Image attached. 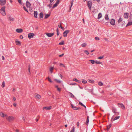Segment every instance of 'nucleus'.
I'll return each instance as SVG.
<instances>
[{
    "label": "nucleus",
    "instance_id": "1",
    "mask_svg": "<svg viewBox=\"0 0 132 132\" xmlns=\"http://www.w3.org/2000/svg\"><path fill=\"white\" fill-rule=\"evenodd\" d=\"M5 6H3L0 10V12L2 14L3 16H4L6 15V13L5 11Z\"/></svg>",
    "mask_w": 132,
    "mask_h": 132
},
{
    "label": "nucleus",
    "instance_id": "2",
    "mask_svg": "<svg viewBox=\"0 0 132 132\" xmlns=\"http://www.w3.org/2000/svg\"><path fill=\"white\" fill-rule=\"evenodd\" d=\"M6 118L9 122L12 121L14 119V118L12 116L7 117Z\"/></svg>",
    "mask_w": 132,
    "mask_h": 132
},
{
    "label": "nucleus",
    "instance_id": "3",
    "mask_svg": "<svg viewBox=\"0 0 132 132\" xmlns=\"http://www.w3.org/2000/svg\"><path fill=\"white\" fill-rule=\"evenodd\" d=\"M92 2L91 1H89L87 2V6L89 9L90 10L91 9L92 6Z\"/></svg>",
    "mask_w": 132,
    "mask_h": 132
},
{
    "label": "nucleus",
    "instance_id": "4",
    "mask_svg": "<svg viewBox=\"0 0 132 132\" xmlns=\"http://www.w3.org/2000/svg\"><path fill=\"white\" fill-rule=\"evenodd\" d=\"M70 32V30H65L63 33V36L64 37H67V34Z\"/></svg>",
    "mask_w": 132,
    "mask_h": 132
},
{
    "label": "nucleus",
    "instance_id": "5",
    "mask_svg": "<svg viewBox=\"0 0 132 132\" xmlns=\"http://www.w3.org/2000/svg\"><path fill=\"white\" fill-rule=\"evenodd\" d=\"M6 3V0H0V5L1 6L5 5Z\"/></svg>",
    "mask_w": 132,
    "mask_h": 132
},
{
    "label": "nucleus",
    "instance_id": "6",
    "mask_svg": "<svg viewBox=\"0 0 132 132\" xmlns=\"http://www.w3.org/2000/svg\"><path fill=\"white\" fill-rule=\"evenodd\" d=\"M35 35L34 33H29L28 35V38L29 39H31L33 38V36Z\"/></svg>",
    "mask_w": 132,
    "mask_h": 132
},
{
    "label": "nucleus",
    "instance_id": "7",
    "mask_svg": "<svg viewBox=\"0 0 132 132\" xmlns=\"http://www.w3.org/2000/svg\"><path fill=\"white\" fill-rule=\"evenodd\" d=\"M112 111L113 113H115V115H117L119 114V112H117L116 109L114 108H112Z\"/></svg>",
    "mask_w": 132,
    "mask_h": 132
},
{
    "label": "nucleus",
    "instance_id": "8",
    "mask_svg": "<svg viewBox=\"0 0 132 132\" xmlns=\"http://www.w3.org/2000/svg\"><path fill=\"white\" fill-rule=\"evenodd\" d=\"M71 108L75 110H78L79 109H80L79 107L77 108L75 106H74L73 104H71Z\"/></svg>",
    "mask_w": 132,
    "mask_h": 132
},
{
    "label": "nucleus",
    "instance_id": "9",
    "mask_svg": "<svg viewBox=\"0 0 132 132\" xmlns=\"http://www.w3.org/2000/svg\"><path fill=\"white\" fill-rule=\"evenodd\" d=\"M35 97L37 99H39L41 98L40 95L37 93L35 94Z\"/></svg>",
    "mask_w": 132,
    "mask_h": 132
},
{
    "label": "nucleus",
    "instance_id": "10",
    "mask_svg": "<svg viewBox=\"0 0 132 132\" xmlns=\"http://www.w3.org/2000/svg\"><path fill=\"white\" fill-rule=\"evenodd\" d=\"M110 23L112 25H114L115 24V20L113 19H112L111 20Z\"/></svg>",
    "mask_w": 132,
    "mask_h": 132
},
{
    "label": "nucleus",
    "instance_id": "11",
    "mask_svg": "<svg viewBox=\"0 0 132 132\" xmlns=\"http://www.w3.org/2000/svg\"><path fill=\"white\" fill-rule=\"evenodd\" d=\"M129 13H124V17L125 18L127 19L128 17Z\"/></svg>",
    "mask_w": 132,
    "mask_h": 132
},
{
    "label": "nucleus",
    "instance_id": "12",
    "mask_svg": "<svg viewBox=\"0 0 132 132\" xmlns=\"http://www.w3.org/2000/svg\"><path fill=\"white\" fill-rule=\"evenodd\" d=\"M16 31L18 33H21L23 31V30L22 29H17L16 30Z\"/></svg>",
    "mask_w": 132,
    "mask_h": 132
},
{
    "label": "nucleus",
    "instance_id": "13",
    "mask_svg": "<svg viewBox=\"0 0 132 132\" xmlns=\"http://www.w3.org/2000/svg\"><path fill=\"white\" fill-rule=\"evenodd\" d=\"M54 35V33H47L46 34L47 36L49 37H51L52 36Z\"/></svg>",
    "mask_w": 132,
    "mask_h": 132
},
{
    "label": "nucleus",
    "instance_id": "14",
    "mask_svg": "<svg viewBox=\"0 0 132 132\" xmlns=\"http://www.w3.org/2000/svg\"><path fill=\"white\" fill-rule=\"evenodd\" d=\"M26 5L27 7H30L31 4L29 1H27L26 3Z\"/></svg>",
    "mask_w": 132,
    "mask_h": 132
},
{
    "label": "nucleus",
    "instance_id": "15",
    "mask_svg": "<svg viewBox=\"0 0 132 132\" xmlns=\"http://www.w3.org/2000/svg\"><path fill=\"white\" fill-rule=\"evenodd\" d=\"M34 14L35 18H37V17L38 15V13L37 11H34Z\"/></svg>",
    "mask_w": 132,
    "mask_h": 132
},
{
    "label": "nucleus",
    "instance_id": "16",
    "mask_svg": "<svg viewBox=\"0 0 132 132\" xmlns=\"http://www.w3.org/2000/svg\"><path fill=\"white\" fill-rule=\"evenodd\" d=\"M118 105H120V106H119V107L122 108V109H125V107L122 104V103H121V104L118 103Z\"/></svg>",
    "mask_w": 132,
    "mask_h": 132
},
{
    "label": "nucleus",
    "instance_id": "17",
    "mask_svg": "<svg viewBox=\"0 0 132 132\" xmlns=\"http://www.w3.org/2000/svg\"><path fill=\"white\" fill-rule=\"evenodd\" d=\"M43 13L42 12H41L39 14V18L40 19L42 18L43 17Z\"/></svg>",
    "mask_w": 132,
    "mask_h": 132
},
{
    "label": "nucleus",
    "instance_id": "18",
    "mask_svg": "<svg viewBox=\"0 0 132 132\" xmlns=\"http://www.w3.org/2000/svg\"><path fill=\"white\" fill-rule=\"evenodd\" d=\"M89 116H87L86 121V124L87 125H88V123H89Z\"/></svg>",
    "mask_w": 132,
    "mask_h": 132
},
{
    "label": "nucleus",
    "instance_id": "19",
    "mask_svg": "<svg viewBox=\"0 0 132 132\" xmlns=\"http://www.w3.org/2000/svg\"><path fill=\"white\" fill-rule=\"evenodd\" d=\"M43 109H46V110H50L51 109V106H50L49 107H45L43 108Z\"/></svg>",
    "mask_w": 132,
    "mask_h": 132
},
{
    "label": "nucleus",
    "instance_id": "20",
    "mask_svg": "<svg viewBox=\"0 0 132 132\" xmlns=\"http://www.w3.org/2000/svg\"><path fill=\"white\" fill-rule=\"evenodd\" d=\"M73 80L74 81H76V82H78V83H81V81L80 80H78V79H77L76 78H74L73 79Z\"/></svg>",
    "mask_w": 132,
    "mask_h": 132
},
{
    "label": "nucleus",
    "instance_id": "21",
    "mask_svg": "<svg viewBox=\"0 0 132 132\" xmlns=\"http://www.w3.org/2000/svg\"><path fill=\"white\" fill-rule=\"evenodd\" d=\"M119 118H120V116L116 117L114 118V119L113 120V118H112L111 119V120L112 121H114L115 120L118 119H119Z\"/></svg>",
    "mask_w": 132,
    "mask_h": 132
},
{
    "label": "nucleus",
    "instance_id": "22",
    "mask_svg": "<svg viewBox=\"0 0 132 132\" xmlns=\"http://www.w3.org/2000/svg\"><path fill=\"white\" fill-rule=\"evenodd\" d=\"M50 15V13L49 14H46L44 19H46L48 18Z\"/></svg>",
    "mask_w": 132,
    "mask_h": 132
},
{
    "label": "nucleus",
    "instance_id": "23",
    "mask_svg": "<svg viewBox=\"0 0 132 132\" xmlns=\"http://www.w3.org/2000/svg\"><path fill=\"white\" fill-rule=\"evenodd\" d=\"M16 44V45H21V42L19 41H15Z\"/></svg>",
    "mask_w": 132,
    "mask_h": 132
},
{
    "label": "nucleus",
    "instance_id": "24",
    "mask_svg": "<svg viewBox=\"0 0 132 132\" xmlns=\"http://www.w3.org/2000/svg\"><path fill=\"white\" fill-rule=\"evenodd\" d=\"M102 14L101 13H100L98 15L97 19H99L102 17Z\"/></svg>",
    "mask_w": 132,
    "mask_h": 132
},
{
    "label": "nucleus",
    "instance_id": "25",
    "mask_svg": "<svg viewBox=\"0 0 132 132\" xmlns=\"http://www.w3.org/2000/svg\"><path fill=\"white\" fill-rule=\"evenodd\" d=\"M61 22H60V24H59L58 25V27L59 28H61L63 30H64V29L63 27H62L61 25Z\"/></svg>",
    "mask_w": 132,
    "mask_h": 132
},
{
    "label": "nucleus",
    "instance_id": "26",
    "mask_svg": "<svg viewBox=\"0 0 132 132\" xmlns=\"http://www.w3.org/2000/svg\"><path fill=\"white\" fill-rule=\"evenodd\" d=\"M73 2V0H72L70 2V3L71 4V6H70V10H71V7H72V5Z\"/></svg>",
    "mask_w": 132,
    "mask_h": 132
},
{
    "label": "nucleus",
    "instance_id": "27",
    "mask_svg": "<svg viewBox=\"0 0 132 132\" xmlns=\"http://www.w3.org/2000/svg\"><path fill=\"white\" fill-rule=\"evenodd\" d=\"M109 17H108V14H106L105 15V19L106 20H109Z\"/></svg>",
    "mask_w": 132,
    "mask_h": 132
},
{
    "label": "nucleus",
    "instance_id": "28",
    "mask_svg": "<svg viewBox=\"0 0 132 132\" xmlns=\"http://www.w3.org/2000/svg\"><path fill=\"white\" fill-rule=\"evenodd\" d=\"M0 116L2 117H4V114L2 112H0Z\"/></svg>",
    "mask_w": 132,
    "mask_h": 132
},
{
    "label": "nucleus",
    "instance_id": "29",
    "mask_svg": "<svg viewBox=\"0 0 132 132\" xmlns=\"http://www.w3.org/2000/svg\"><path fill=\"white\" fill-rule=\"evenodd\" d=\"M9 20L12 21H13L14 20V18H12L10 16L9 17Z\"/></svg>",
    "mask_w": 132,
    "mask_h": 132
},
{
    "label": "nucleus",
    "instance_id": "30",
    "mask_svg": "<svg viewBox=\"0 0 132 132\" xmlns=\"http://www.w3.org/2000/svg\"><path fill=\"white\" fill-rule=\"evenodd\" d=\"M122 20V19L121 18H120L118 21L119 23L121 22Z\"/></svg>",
    "mask_w": 132,
    "mask_h": 132
},
{
    "label": "nucleus",
    "instance_id": "31",
    "mask_svg": "<svg viewBox=\"0 0 132 132\" xmlns=\"http://www.w3.org/2000/svg\"><path fill=\"white\" fill-rule=\"evenodd\" d=\"M98 84L99 86H102L103 85V84L101 82L99 81L98 82Z\"/></svg>",
    "mask_w": 132,
    "mask_h": 132
},
{
    "label": "nucleus",
    "instance_id": "32",
    "mask_svg": "<svg viewBox=\"0 0 132 132\" xmlns=\"http://www.w3.org/2000/svg\"><path fill=\"white\" fill-rule=\"evenodd\" d=\"M95 63L96 64H102V62H99V61H95Z\"/></svg>",
    "mask_w": 132,
    "mask_h": 132
},
{
    "label": "nucleus",
    "instance_id": "33",
    "mask_svg": "<svg viewBox=\"0 0 132 132\" xmlns=\"http://www.w3.org/2000/svg\"><path fill=\"white\" fill-rule=\"evenodd\" d=\"M88 81L90 83H94V80H89Z\"/></svg>",
    "mask_w": 132,
    "mask_h": 132
},
{
    "label": "nucleus",
    "instance_id": "34",
    "mask_svg": "<svg viewBox=\"0 0 132 132\" xmlns=\"http://www.w3.org/2000/svg\"><path fill=\"white\" fill-rule=\"evenodd\" d=\"M89 61L92 64H94L95 63V61L94 60H90Z\"/></svg>",
    "mask_w": 132,
    "mask_h": 132
},
{
    "label": "nucleus",
    "instance_id": "35",
    "mask_svg": "<svg viewBox=\"0 0 132 132\" xmlns=\"http://www.w3.org/2000/svg\"><path fill=\"white\" fill-rule=\"evenodd\" d=\"M64 44V41H62L61 42L59 43V45H63Z\"/></svg>",
    "mask_w": 132,
    "mask_h": 132
},
{
    "label": "nucleus",
    "instance_id": "36",
    "mask_svg": "<svg viewBox=\"0 0 132 132\" xmlns=\"http://www.w3.org/2000/svg\"><path fill=\"white\" fill-rule=\"evenodd\" d=\"M69 93L71 95L70 96V97H71L73 98L74 97V95L71 93V92H69Z\"/></svg>",
    "mask_w": 132,
    "mask_h": 132
},
{
    "label": "nucleus",
    "instance_id": "37",
    "mask_svg": "<svg viewBox=\"0 0 132 132\" xmlns=\"http://www.w3.org/2000/svg\"><path fill=\"white\" fill-rule=\"evenodd\" d=\"M30 65H29L28 66V70L29 72V74H30Z\"/></svg>",
    "mask_w": 132,
    "mask_h": 132
},
{
    "label": "nucleus",
    "instance_id": "38",
    "mask_svg": "<svg viewBox=\"0 0 132 132\" xmlns=\"http://www.w3.org/2000/svg\"><path fill=\"white\" fill-rule=\"evenodd\" d=\"M54 80L56 82L59 83H61V81L60 80H59L57 79H55Z\"/></svg>",
    "mask_w": 132,
    "mask_h": 132
},
{
    "label": "nucleus",
    "instance_id": "39",
    "mask_svg": "<svg viewBox=\"0 0 132 132\" xmlns=\"http://www.w3.org/2000/svg\"><path fill=\"white\" fill-rule=\"evenodd\" d=\"M87 82V81L86 80L84 79H83L82 81V82L83 84L86 83Z\"/></svg>",
    "mask_w": 132,
    "mask_h": 132
},
{
    "label": "nucleus",
    "instance_id": "40",
    "mask_svg": "<svg viewBox=\"0 0 132 132\" xmlns=\"http://www.w3.org/2000/svg\"><path fill=\"white\" fill-rule=\"evenodd\" d=\"M2 87L3 88L5 86V83L4 81H3L2 83Z\"/></svg>",
    "mask_w": 132,
    "mask_h": 132
},
{
    "label": "nucleus",
    "instance_id": "41",
    "mask_svg": "<svg viewBox=\"0 0 132 132\" xmlns=\"http://www.w3.org/2000/svg\"><path fill=\"white\" fill-rule=\"evenodd\" d=\"M58 5L55 3L54 4L52 7V9L54 8V7H56Z\"/></svg>",
    "mask_w": 132,
    "mask_h": 132
},
{
    "label": "nucleus",
    "instance_id": "42",
    "mask_svg": "<svg viewBox=\"0 0 132 132\" xmlns=\"http://www.w3.org/2000/svg\"><path fill=\"white\" fill-rule=\"evenodd\" d=\"M53 69V67H51L50 68V71L51 73H52L53 72L52 70Z\"/></svg>",
    "mask_w": 132,
    "mask_h": 132
},
{
    "label": "nucleus",
    "instance_id": "43",
    "mask_svg": "<svg viewBox=\"0 0 132 132\" xmlns=\"http://www.w3.org/2000/svg\"><path fill=\"white\" fill-rule=\"evenodd\" d=\"M132 25V22H128L127 25H126V26H129L130 25Z\"/></svg>",
    "mask_w": 132,
    "mask_h": 132
},
{
    "label": "nucleus",
    "instance_id": "44",
    "mask_svg": "<svg viewBox=\"0 0 132 132\" xmlns=\"http://www.w3.org/2000/svg\"><path fill=\"white\" fill-rule=\"evenodd\" d=\"M86 45L87 44L85 43H84L81 44V46L83 47H85Z\"/></svg>",
    "mask_w": 132,
    "mask_h": 132
},
{
    "label": "nucleus",
    "instance_id": "45",
    "mask_svg": "<svg viewBox=\"0 0 132 132\" xmlns=\"http://www.w3.org/2000/svg\"><path fill=\"white\" fill-rule=\"evenodd\" d=\"M56 32H57V36H59V31L58 29V28H57V29H56Z\"/></svg>",
    "mask_w": 132,
    "mask_h": 132
},
{
    "label": "nucleus",
    "instance_id": "46",
    "mask_svg": "<svg viewBox=\"0 0 132 132\" xmlns=\"http://www.w3.org/2000/svg\"><path fill=\"white\" fill-rule=\"evenodd\" d=\"M48 81L50 82H52V81L51 79L49 77H48Z\"/></svg>",
    "mask_w": 132,
    "mask_h": 132
},
{
    "label": "nucleus",
    "instance_id": "47",
    "mask_svg": "<svg viewBox=\"0 0 132 132\" xmlns=\"http://www.w3.org/2000/svg\"><path fill=\"white\" fill-rule=\"evenodd\" d=\"M84 52L87 55L89 54V53L87 50H85Z\"/></svg>",
    "mask_w": 132,
    "mask_h": 132
},
{
    "label": "nucleus",
    "instance_id": "48",
    "mask_svg": "<svg viewBox=\"0 0 132 132\" xmlns=\"http://www.w3.org/2000/svg\"><path fill=\"white\" fill-rule=\"evenodd\" d=\"M75 130V127H74L72 128V129L71 130L70 132H74Z\"/></svg>",
    "mask_w": 132,
    "mask_h": 132
},
{
    "label": "nucleus",
    "instance_id": "49",
    "mask_svg": "<svg viewBox=\"0 0 132 132\" xmlns=\"http://www.w3.org/2000/svg\"><path fill=\"white\" fill-rule=\"evenodd\" d=\"M95 39L96 40H100L99 38L98 37H95Z\"/></svg>",
    "mask_w": 132,
    "mask_h": 132
},
{
    "label": "nucleus",
    "instance_id": "50",
    "mask_svg": "<svg viewBox=\"0 0 132 132\" xmlns=\"http://www.w3.org/2000/svg\"><path fill=\"white\" fill-rule=\"evenodd\" d=\"M52 5V3H50V4L48 5V6L50 8L51 7Z\"/></svg>",
    "mask_w": 132,
    "mask_h": 132
},
{
    "label": "nucleus",
    "instance_id": "51",
    "mask_svg": "<svg viewBox=\"0 0 132 132\" xmlns=\"http://www.w3.org/2000/svg\"><path fill=\"white\" fill-rule=\"evenodd\" d=\"M103 57H104V56H100L98 57V59H102L103 58Z\"/></svg>",
    "mask_w": 132,
    "mask_h": 132
},
{
    "label": "nucleus",
    "instance_id": "52",
    "mask_svg": "<svg viewBox=\"0 0 132 132\" xmlns=\"http://www.w3.org/2000/svg\"><path fill=\"white\" fill-rule=\"evenodd\" d=\"M129 17V20L130 21H132V16H130V15Z\"/></svg>",
    "mask_w": 132,
    "mask_h": 132
},
{
    "label": "nucleus",
    "instance_id": "53",
    "mask_svg": "<svg viewBox=\"0 0 132 132\" xmlns=\"http://www.w3.org/2000/svg\"><path fill=\"white\" fill-rule=\"evenodd\" d=\"M23 8L24 9V10L26 11L27 12H28V11L27 10V9H26V7L25 6H23Z\"/></svg>",
    "mask_w": 132,
    "mask_h": 132
},
{
    "label": "nucleus",
    "instance_id": "54",
    "mask_svg": "<svg viewBox=\"0 0 132 132\" xmlns=\"http://www.w3.org/2000/svg\"><path fill=\"white\" fill-rule=\"evenodd\" d=\"M58 75L59 76V77L61 78V79H62L63 77V76L62 75L60 74H58Z\"/></svg>",
    "mask_w": 132,
    "mask_h": 132
},
{
    "label": "nucleus",
    "instance_id": "55",
    "mask_svg": "<svg viewBox=\"0 0 132 132\" xmlns=\"http://www.w3.org/2000/svg\"><path fill=\"white\" fill-rule=\"evenodd\" d=\"M79 104L81 105L82 106H84V105L83 104V103H82L80 102H79Z\"/></svg>",
    "mask_w": 132,
    "mask_h": 132
},
{
    "label": "nucleus",
    "instance_id": "56",
    "mask_svg": "<svg viewBox=\"0 0 132 132\" xmlns=\"http://www.w3.org/2000/svg\"><path fill=\"white\" fill-rule=\"evenodd\" d=\"M59 2H60V0H57V1L56 3L58 5L59 4Z\"/></svg>",
    "mask_w": 132,
    "mask_h": 132
},
{
    "label": "nucleus",
    "instance_id": "57",
    "mask_svg": "<svg viewBox=\"0 0 132 132\" xmlns=\"http://www.w3.org/2000/svg\"><path fill=\"white\" fill-rule=\"evenodd\" d=\"M18 0V2L19 3L21 4H22V2H21V0Z\"/></svg>",
    "mask_w": 132,
    "mask_h": 132
},
{
    "label": "nucleus",
    "instance_id": "58",
    "mask_svg": "<svg viewBox=\"0 0 132 132\" xmlns=\"http://www.w3.org/2000/svg\"><path fill=\"white\" fill-rule=\"evenodd\" d=\"M77 127L78 128L79 127V122H78L77 123Z\"/></svg>",
    "mask_w": 132,
    "mask_h": 132
},
{
    "label": "nucleus",
    "instance_id": "59",
    "mask_svg": "<svg viewBox=\"0 0 132 132\" xmlns=\"http://www.w3.org/2000/svg\"><path fill=\"white\" fill-rule=\"evenodd\" d=\"M77 84L76 83H70L69 84L70 85H77Z\"/></svg>",
    "mask_w": 132,
    "mask_h": 132
},
{
    "label": "nucleus",
    "instance_id": "60",
    "mask_svg": "<svg viewBox=\"0 0 132 132\" xmlns=\"http://www.w3.org/2000/svg\"><path fill=\"white\" fill-rule=\"evenodd\" d=\"M110 128L109 127V126H107V129L108 130L110 129Z\"/></svg>",
    "mask_w": 132,
    "mask_h": 132
},
{
    "label": "nucleus",
    "instance_id": "61",
    "mask_svg": "<svg viewBox=\"0 0 132 132\" xmlns=\"http://www.w3.org/2000/svg\"><path fill=\"white\" fill-rule=\"evenodd\" d=\"M64 55V53H63L62 54H61V55H59V56L60 57H62L63 56V55Z\"/></svg>",
    "mask_w": 132,
    "mask_h": 132
},
{
    "label": "nucleus",
    "instance_id": "62",
    "mask_svg": "<svg viewBox=\"0 0 132 132\" xmlns=\"http://www.w3.org/2000/svg\"><path fill=\"white\" fill-rule=\"evenodd\" d=\"M64 65L62 63H60V66H62Z\"/></svg>",
    "mask_w": 132,
    "mask_h": 132
},
{
    "label": "nucleus",
    "instance_id": "63",
    "mask_svg": "<svg viewBox=\"0 0 132 132\" xmlns=\"http://www.w3.org/2000/svg\"><path fill=\"white\" fill-rule=\"evenodd\" d=\"M57 90L59 91L60 92L61 91V89L60 88H57Z\"/></svg>",
    "mask_w": 132,
    "mask_h": 132
},
{
    "label": "nucleus",
    "instance_id": "64",
    "mask_svg": "<svg viewBox=\"0 0 132 132\" xmlns=\"http://www.w3.org/2000/svg\"><path fill=\"white\" fill-rule=\"evenodd\" d=\"M97 10H94L93 11V12H97Z\"/></svg>",
    "mask_w": 132,
    "mask_h": 132
}]
</instances>
